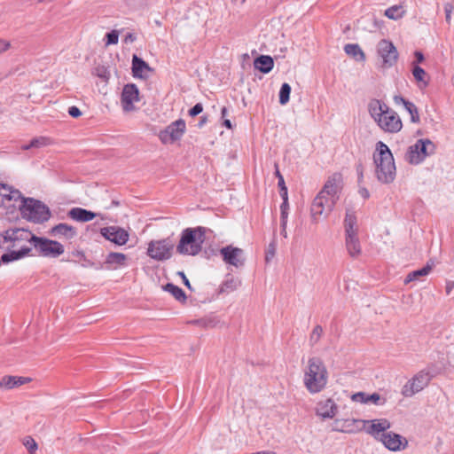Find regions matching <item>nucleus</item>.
<instances>
[{
    "mask_svg": "<svg viewBox=\"0 0 454 454\" xmlns=\"http://www.w3.org/2000/svg\"><path fill=\"white\" fill-rule=\"evenodd\" d=\"M340 182V174L335 173L328 177L311 204L310 211L314 221H318L320 216L328 215L333 209L341 190Z\"/></svg>",
    "mask_w": 454,
    "mask_h": 454,
    "instance_id": "obj_1",
    "label": "nucleus"
},
{
    "mask_svg": "<svg viewBox=\"0 0 454 454\" xmlns=\"http://www.w3.org/2000/svg\"><path fill=\"white\" fill-rule=\"evenodd\" d=\"M36 236L26 229H10L5 231L4 239L12 242V247L20 248L18 251H12L2 255L3 263L19 260L27 255L34 247V239Z\"/></svg>",
    "mask_w": 454,
    "mask_h": 454,
    "instance_id": "obj_2",
    "label": "nucleus"
},
{
    "mask_svg": "<svg viewBox=\"0 0 454 454\" xmlns=\"http://www.w3.org/2000/svg\"><path fill=\"white\" fill-rule=\"evenodd\" d=\"M369 113L378 126L388 133H397L403 127L399 115L379 99H372L368 105Z\"/></svg>",
    "mask_w": 454,
    "mask_h": 454,
    "instance_id": "obj_3",
    "label": "nucleus"
},
{
    "mask_svg": "<svg viewBox=\"0 0 454 454\" xmlns=\"http://www.w3.org/2000/svg\"><path fill=\"white\" fill-rule=\"evenodd\" d=\"M375 164V175L381 184H391L396 175V168L393 154L388 146L382 141L376 144V150L373 153Z\"/></svg>",
    "mask_w": 454,
    "mask_h": 454,
    "instance_id": "obj_4",
    "label": "nucleus"
},
{
    "mask_svg": "<svg viewBox=\"0 0 454 454\" xmlns=\"http://www.w3.org/2000/svg\"><path fill=\"white\" fill-rule=\"evenodd\" d=\"M303 372V384L310 394H317L325 388L328 372L321 358L317 356L309 358Z\"/></svg>",
    "mask_w": 454,
    "mask_h": 454,
    "instance_id": "obj_5",
    "label": "nucleus"
},
{
    "mask_svg": "<svg viewBox=\"0 0 454 454\" xmlns=\"http://www.w3.org/2000/svg\"><path fill=\"white\" fill-rule=\"evenodd\" d=\"M204 240L205 228H187L182 233L176 251L181 254L195 255L201 251Z\"/></svg>",
    "mask_w": 454,
    "mask_h": 454,
    "instance_id": "obj_6",
    "label": "nucleus"
},
{
    "mask_svg": "<svg viewBox=\"0 0 454 454\" xmlns=\"http://www.w3.org/2000/svg\"><path fill=\"white\" fill-rule=\"evenodd\" d=\"M19 208L23 218L35 223H44L51 217L49 207L33 198L23 199Z\"/></svg>",
    "mask_w": 454,
    "mask_h": 454,
    "instance_id": "obj_7",
    "label": "nucleus"
},
{
    "mask_svg": "<svg viewBox=\"0 0 454 454\" xmlns=\"http://www.w3.org/2000/svg\"><path fill=\"white\" fill-rule=\"evenodd\" d=\"M435 146L429 139H419L414 145H411L405 154V160L411 164H419L427 156L434 153Z\"/></svg>",
    "mask_w": 454,
    "mask_h": 454,
    "instance_id": "obj_8",
    "label": "nucleus"
},
{
    "mask_svg": "<svg viewBox=\"0 0 454 454\" xmlns=\"http://www.w3.org/2000/svg\"><path fill=\"white\" fill-rule=\"evenodd\" d=\"M39 255L50 258H57L65 252L64 246L59 241L36 237L34 239V247Z\"/></svg>",
    "mask_w": 454,
    "mask_h": 454,
    "instance_id": "obj_9",
    "label": "nucleus"
},
{
    "mask_svg": "<svg viewBox=\"0 0 454 454\" xmlns=\"http://www.w3.org/2000/svg\"><path fill=\"white\" fill-rule=\"evenodd\" d=\"M186 130V124L183 119H178L171 122L163 130L159 133V138L162 144H173L180 140Z\"/></svg>",
    "mask_w": 454,
    "mask_h": 454,
    "instance_id": "obj_10",
    "label": "nucleus"
},
{
    "mask_svg": "<svg viewBox=\"0 0 454 454\" xmlns=\"http://www.w3.org/2000/svg\"><path fill=\"white\" fill-rule=\"evenodd\" d=\"M174 244L168 239L153 240L147 248L148 255L157 261H164L170 258Z\"/></svg>",
    "mask_w": 454,
    "mask_h": 454,
    "instance_id": "obj_11",
    "label": "nucleus"
},
{
    "mask_svg": "<svg viewBox=\"0 0 454 454\" xmlns=\"http://www.w3.org/2000/svg\"><path fill=\"white\" fill-rule=\"evenodd\" d=\"M379 56L382 59V67L388 68L393 67L398 59V52L395 45L387 41L381 40L379 42L377 46Z\"/></svg>",
    "mask_w": 454,
    "mask_h": 454,
    "instance_id": "obj_12",
    "label": "nucleus"
},
{
    "mask_svg": "<svg viewBox=\"0 0 454 454\" xmlns=\"http://www.w3.org/2000/svg\"><path fill=\"white\" fill-rule=\"evenodd\" d=\"M219 253L223 262L227 264L232 265L235 268H241L245 264V254L241 248L229 245L222 247Z\"/></svg>",
    "mask_w": 454,
    "mask_h": 454,
    "instance_id": "obj_13",
    "label": "nucleus"
},
{
    "mask_svg": "<svg viewBox=\"0 0 454 454\" xmlns=\"http://www.w3.org/2000/svg\"><path fill=\"white\" fill-rule=\"evenodd\" d=\"M428 374L420 372L403 387L402 394L406 397H411L416 393L421 391L428 384Z\"/></svg>",
    "mask_w": 454,
    "mask_h": 454,
    "instance_id": "obj_14",
    "label": "nucleus"
},
{
    "mask_svg": "<svg viewBox=\"0 0 454 454\" xmlns=\"http://www.w3.org/2000/svg\"><path fill=\"white\" fill-rule=\"evenodd\" d=\"M100 234L106 239L118 246H123L129 240L128 231L119 226H108L101 228Z\"/></svg>",
    "mask_w": 454,
    "mask_h": 454,
    "instance_id": "obj_15",
    "label": "nucleus"
},
{
    "mask_svg": "<svg viewBox=\"0 0 454 454\" xmlns=\"http://www.w3.org/2000/svg\"><path fill=\"white\" fill-rule=\"evenodd\" d=\"M366 422L365 429L366 433L371 434L374 439L380 441L382 438V434L387 433V430L391 427V423L386 419L364 420Z\"/></svg>",
    "mask_w": 454,
    "mask_h": 454,
    "instance_id": "obj_16",
    "label": "nucleus"
},
{
    "mask_svg": "<svg viewBox=\"0 0 454 454\" xmlns=\"http://www.w3.org/2000/svg\"><path fill=\"white\" fill-rule=\"evenodd\" d=\"M139 100V91L137 87V85L133 83L126 84L123 87L122 92H121V106L123 108V111L125 112H130L134 110L133 104L135 102H137Z\"/></svg>",
    "mask_w": 454,
    "mask_h": 454,
    "instance_id": "obj_17",
    "label": "nucleus"
},
{
    "mask_svg": "<svg viewBox=\"0 0 454 454\" xmlns=\"http://www.w3.org/2000/svg\"><path fill=\"white\" fill-rule=\"evenodd\" d=\"M380 442H381L387 450L392 451L404 450L408 445L406 438L393 432H387L385 434H382V438H380Z\"/></svg>",
    "mask_w": 454,
    "mask_h": 454,
    "instance_id": "obj_18",
    "label": "nucleus"
},
{
    "mask_svg": "<svg viewBox=\"0 0 454 454\" xmlns=\"http://www.w3.org/2000/svg\"><path fill=\"white\" fill-rule=\"evenodd\" d=\"M338 412V405L332 398L321 399L316 406V414L322 419H333Z\"/></svg>",
    "mask_w": 454,
    "mask_h": 454,
    "instance_id": "obj_19",
    "label": "nucleus"
},
{
    "mask_svg": "<svg viewBox=\"0 0 454 454\" xmlns=\"http://www.w3.org/2000/svg\"><path fill=\"white\" fill-rule=\"evenodd\" d=\"M50 234L53 237H57L59 239L64 238L66 239L70 240L77 236V231L76 228H74V226L61 223L53 226L50 230Z\"/></svg>",
    "mask_w": 454,
    "mask_h": 454,
    "instance_id": "obj_20",
    "label": "nucleus"
},
{
    "mask_svg": "<svg viewBox=\"0 0 454 454\" xmlns=\"http://www.w3.org/2000/svg\"><path fill=\"white\" fill-rule=\"evenodd\" d=\"M67 215L77 222L86 223L93 220L96 217V214L92 211L87 210L82 207H73L71 208Z\"/></svg>",
    "mask_w": 454,
    "mask_h": 454,
    "instance_id": "obj_21",
    "label": "nucleus"
},
{
    "mask_svg": "<svg viewBox=\"0 0 454 454\" xmlns=\"http://www.w3.org/2000/svg\"><path fill=\"white\" fill-rule=\"evenodd\" d=\"M31 381L30 378L19 376H4L0 380V388L12 389Z\"/></svg>",
    "mask_w": 454,
    "mask_h": 454,
    "instance_id": "obj_22",
    "label": "nucleus"
},
{
    "mask_svg": "<svg viewBox=\"0 0 454 454\" xmlns=\"http://www.w3.org/2000/svg\"><path fill=\"white\" fill-rule=\"evenodd\" d=\"M346 248L351 257H356L361 254V245L357 233L345 235Z\"/></svg>",
    "mask_w": 454,
    "mask_h": 454,
    "instance_id": "obj_23",
    "label": "nucleus"
},
{
    "mask_svg": "<svg viewBox=\"0 0 454 454\" xmlns=\"http://www.w3.org/2000/svg\"><path fill=\"white\" fill-rule=\"evenodd\" d=\"M151 71L149 65L137 55L132 57V74L136 78H145V72Z\"/></svg>",
    "mask_w": 454,
    "mask_h": 454,
    "instance_id": "obj_24",
    "label": "nucleus"
},
{
    "mask_svg": "<svg viewBox=\"0 0 454 454\" xmlns=\"http://www.w3.org/2000/svg\"><path fill=\"white\" fill-rule=\"evenodd\" d=\"M254 67L263 74L270 73L274 67V60L269 55H261L254 59Z\"/></svg>",
    "mask_w": 454,
    "mask_h": 454,
    "instance_id": "obj_25",
    "label": "nucleus"
},
{
    "mask_svg": "<svg viewBox=\"0 0 454 454\" xmlns=\"http://www.w3.org/2000/svg\"><path fill=\"white\" fill-rule=\"evenodd\" d=\"M434 265V262L430 260L429 262H427V264L423 268L410 272L407 275V277L404 280V283L408 284L411 281L419 280L420 278H422V277L427 276L431 272Z\"/></svg>",
    "mask_w": 454,
    "mask_h": 454,
    "instance_id": "obj_26",
    "label": "nucleus"
},
{
    "mask_svg": "<svg viewBox=\"0 0 454 454\" xmlns=\"http://www.w3.org/2000/svg\"><path fill=\"white\" fill-rule=\"evenodd\" d=\"M365 425L366 422L363 419H346L338 430L345 433H354L365 427Z\"/></svg>",
    "mask_w": 454,
    "mask_h": 454,
    "instance_id": "obj_27",
    "label": "nucleus"
},
{
    "mask_svg": "<svg viewBox=\"0 0 454 454\" xmlns=\"http://www.w3.org/2000/svg\"><path fill=\"white\" fill-rule=\"evenodd\" d=\"M345 235L357 233L356 216L355 212L348 209L344 219Z\"/></svg>",
    "mask_w": 454,
    "mask_h": 454,
    "instance_id": "obj_28",
    "label": "nucleus"
},
{
    "mask_svg": "<svg viewBox=\"0 0 454 454\" xmlns=\"http://www.w3.org/2000/svg\"><path fill=\"white\" fill-rule=\"evenodd\" d=\"M346 54L352 57L356 61L364 62L365 60V55L362 51L361 47L356 43H348L344 47Z\"/></svg>",
    "mask_w": 454,
    "mask_h": 454,
    "instance_id": "obj_29",
    "label": "nucleus"
},
{
    "mask_svg": "<svg viewBox=\"0 0 454 454\" xmlns=\"http://www.w3.org/2000/svg\"><path fill=\"white\" fill-rule=\"evenodd\" d=\"M6 189H2V200L1 203H4V200H20V204H22V200L25 199L21 192L19 190L13 189L12 187L4 184Z\"/></svg>",
    "mask_w": 454,
    "mask_h": 454,
    "instance_id": "obj_30",
    "label": "nucleus"
},
{
    "mask_svg": "<svg viewBox=\"0 0 454 454\" xmlns=\"http://www.w3.org/2000/svg\"><path fill=\"white\" fill-rule=\"evenodd\" d=\"M241 285V280L233 276H227V278L223 281L220 287V293H231L238 289Z\"/></svg>",
    "mask_w": 454,
    "mask_h": 454,
    "instance_id": "obj_31",
    "label": "nucleus"
},
{
    "mask_svg": "<svg viewBox=\"0 0 454 454\" xmlns=\"http://www.w3.org/2000/svg\"><path fill=\"white\" fill-rule=\"evenodd\" d=\"M163 290L171 294L172 296L178 301L184 302L187 299L184 290L172 283H168L167 285H165L163 286Z\"/></svg>",
    "mask_w": 454,
    "mask_h": 454,
    "instance_id": "obj_32",
    "label": "nucleus"
},
{
    "mask_svg": "<svg viewBox=\"0 0 454 454\" xmlns=\"http://www.w3.org/2000/svg\"><path fill=\"white\" fill-rule=\"evenodd\" d=\"M127 256L122 253H110L106 259V263L110 265L122 266L125 264Z\"/></svg>",
    "mask_w": 454,
    "mask_h": 454,
    "instance_id": "obj_33",
    "label": "nucleus"
},
{
    "mask_svg": "<svg viewBox=\"0 0 454 454\" xmlns=\"http://www.w3.org/2000/svg\"><path fill=\"white\" fill-rule=\"evenodd\" d=\"M404 14V10L401 5H394L385 11V15L390 20L401 19Z\"/></svg>",
    "mask_w": 454,
    "mask_h": 454,
    "instance_id": "obj_34",
    "label": "nucleus"
},
{
    "mask_svg": "<svg viewBox=\"0 0 454 454\" xmlns=\"http://www.w3.org/2000/svg\"><path fill=\"white\" fill-rule=\"evenodd\" d=\"M412 74L417 82L423 83L424 87H426L428 84V82L426 80L427 73L419 66L416 65L413 67Z\"/></svg>",
    "mask_w": 454,
    "mask_h": 454,
    "instance_id": "obj_35",
    "label": "nucleus"
},
{
    "mask_svg": "<svg viewBox=\"0 0 454 454\" xmlns=\"http://www.w3.org/2000/svg\"><path fill=\"white\" fill-rule=\"evenodd\" d=\"M290 93H291V86L288 83L284 82L281 85V88L279 90V103L281 105L284 106L288 103V101L290 99Z\"/></svg>",
    "mask_w": 454,
    "mask_h": 454,
    "instance_id": "obj_36",
    "label": "nucleus"
},
{
    "mask_svg": "<svg viewBox=\"0 0 454 454\" xmlns=\"http://www.w3.org/2000/svg\"><path fill=\"white\" fill-rule=\"evenodd\" d=\"M48 144H49V138L44 137H40L32 139L29 144L23 145L22 148L24 150H28L31 148H39L42 146H45Z\"/></svg>",
    "mask_w": 454,
    "mask_h": 454,
    "instance_id": "obj_37",
    "label": "nucleus"
},
{
    "mask_svg": "<svg viewBox=\"0 0 454 454\" xmlns=\"http://www.w3.org/2000/svg\"><path fill=\"white\" fill-rule=\"evenodd\" d=\"M276 176L278 179V188H279V194L283 200H288V194H287V187L286 186L285 180L279 170L276 169Z\"/></svg>",
    "mask_w": 454,
    "mask_h": 454,
    "instance_id": "obj_38",
    "label": "nucleus"
},
{
    "mask_svg": "<svg viewBox=\"0 0 454 454\" xmlns=\"http://www.w3.org/2000/svg\"><path fill=\"white\" fill-rule=\"evenodd\" d=\"M324 330L321 325H317L312 330L309 336V345L311 347L315 346L323 335Z\"/></svg>",
    "mask_w": 454,
    "mask_h": 454,
    "instance_id": "obj_39",
    "label": "nucleus"
},
{
    "mask_svg": "<svg viewBox=\"0 0 454 454\" xmlns=\"http://www.w3.org/2000/svg\"><path fill=\"white\" fill-rule=\"evenodd\" d=\"M404 108L410 114L411 121L412 122L417 123L419 121L418 108L412 102L410 101L409 103H406Z\"/></svg>",
    "mask_w": 454,
    "mask_h": 454,
    "instance_id": "obj_40",
    "label": "nucleus"
},
{
    "mask_svg": "<svg viewBox=\"0 0 454 454\" xmlns=\"http://www.w3.org/2000/svg\"><path fill=\"white\" fill-rule=\"evenodd\" d=\"M23 444L30 453H34L38 447L36 442L31 436H27L23 441Z\"/></svg>",
    "mask_w": 454,
    "mask_h": 454,
    "instance_id": "obj_41",
    "label": "nucleus"
},
{
    "mask_svg": "<svg viewBox=\"0 0 454 454\" xmlns=\"http://www.w3.org/2000/svg\"><path fill=\"white\" fill-rule=\"evenodd\" d=\"M106 45L117 44L119 40V33L116 30H112L106 35Z\"/></svg>",
    "mask_w": 454,
    "mask_h": 454,
    "instance_id": "obj_42",
    "label": "nucleus"
},
{
    "mask_svg": "<svg viewBox=\"0 0 454 454\" xmlns=\"http://www.w3.org/2000/svg\"><path fill=\"white\" fill-rule=\"evenodd\" d=\"M367 403H372L374 404H383L385 400L381 398V396L378 393H373L372 395H366Z\"/></svg>",
    "mask_w": 454,
    "mask_h": 454,
    "instance_id": "obj_43",
    "label": "nucleus"
},
{
    "mask_svg": "<svg viewBox=\"0 0 454 454\" xmlns=\"http://www.w3.org/2000/svg\"><path fill=\"white\" fill-rule=\"evenodd\" d=\"M288 208H289L288 200H283V202L280 206V220L287 219Z\"/></svg>",
    "mask_w": 454,
    "mask_h": 454,
    "instance_id": "obj_44",
    "label": "nucleus"
},
{
    "mask_svg": "<svg viewBox=\"0 0 454 454\" xmlns=\"http://www.w3.org/2000/svg\"><path fill=\"white\" fill-rule=\"evenodd\" d=\"M276 253V245L274 243H270L268 247L265 260L266 262H270L275 255Z\"/></svg>",
    "mask_w": 454,
    "mask_h": 454,
    "instance_id": "obj_45",
    "label": "nucleus"
},
{
    "mask_svg": "<svg viewBox=\"0 0 454 454\" xmlns=\"http://www.w3.org/2000/svg\"><path fill=\"white\" fill-rule=\"evenodd\" d=\"M352 400L361 403H367L366 394L364 392H358L351 396Z\"/></svg>",
    "mask_w": 454,
    "mask_h": 454,
    "instance_id": "obj_46",
    "label": "nucleus"
},
{
    "mask_svg": "<svg viewBox=\"0 0 454 454\" xmlns=\"http://www.w3.org/2000/svg\"><path fill=\"white\" fill-rule=\"evenodd\" d=\"M202 111H203L202 104L197 103L194 106H192L189 110V114H190V116L194 117V116H197L198 114H200V113H202Z\"/></svg>",
    "mask_w": 454,
    "mask_h": 454,
    "instance_id": "obj_47",
    "label": "nucleus"
},
{
    "mask_svg": "<svg viewBox=\"0 0 454 454\" xmlns=\"http://www.w3.org/2000/svg\"><path fill=\"white\" fill-rule=\"evenodd\" d=\"M454 10L453 4L447 3L444 4V11H445V19L446 21L450 24L451 20V13Z\"/></svg>",
    "mask_w": 454,
    "mask_h": 454,
    "instance_id": "obj_48",
    "label": "nucleus"
},
{
    "mask_svg": "<svg viewBox=\"0 0 454 454\" xmlns=\"http://www.w3.org/2000/svg\"><path fill=\"white\" fill-rule=\"evenodd\" d=\"M96 74L98 77L103 78L105 80H106L108 78V72H107V70L104 67H97L96 68Z\"/></svg>",
    "mask_w": 454,
    "mask_h": 454,
    "instance_id": "obj_49",
    "label": "nucleus"
},
{
    "mask_svg": "<svg viewBox=\"0 0 454 454\" xmlns=\"http://www.w3.org/2000/svg\"><path fill=\"white\" fill-rule=\"evenodd\" d=\"M68 114L70 116H72L74 118H78L82 115V112L80 111V109L74 106L69 107Z\"/></svg>",
    "mask_w": 454,
    "mask_h": 454,
    "instance_id": "obj_50",
    "label": "nucleus"
},
{
    "mask_svg": "<svg viewBox=\"0 0 454 454\" xmlns=\"http://www.w3.org/2000/svg\"><path fill=\"white\" fill-rule=\"evenodd\" d=\"M11 43L8 41L0 39V53H3L9 50Z\"/></svg>",
    "mask_w": 454,
    "mask_h": 454,
    "instance_id": "obj_51",
    "label": "nucleus"
},
{
    "mask_svg": "<svg viewBox=\"0 0 454 454\" xmlns=\"http://www.w3.org/2000/svg\"><path fill=\"white\" fill-rule=\"evenodd\" d=\"M394 102L396 104V105H400L402 104L404 107H405V104L406 103H409L410 101L409 100H406L405 98H403L402 96H399V95H395L394 97Z\"/></svg>",
    "mask_w": 454,
    "mask_h": 454,
    "instance_id": "obj_52",
    "label": "nucleus"
},
{
    "mask_svg": "<svg viewBox=\"0 0 454 454\" xmlns=\"http://www.w3.org/2000/svg\"><path fill=\"white\" fill-rule=\"evenodd\" d=\"M453 289H454V281L448 280L445 285L446 294L449 295L452 292Z\"/></svg>",
    "mask_w": 454,
    "mask_h": 454,
    "instance_id": "obj_53",
    "label": "nucleus"
},
{
    "mask_svg": "<svg viewBox=\"0 0 454 454\" xmlns=\"http://www.w3.org/2000/svg\"><path fill=\"white\" fill-rule=\"evenodd\" d=\"M183 279L184 284L188 287L191 288V284L188 278H186L185 274L183 271H178L177 273Z\"/></svg>",
    "mask_w": 454,
    "mask_h": 454,
    "instance_id": "obj_54",
    "label": "nucleus"
},
{
    "mask_svg": "<svg viewBox=\"0 0 454 454\" xmlns=\"http://www.w3.org/2000/svg\"><path fill=\"white\" fill-rule=\"evenodd\" d=\"M136 40V35L132 33H128L125 36V39L124 41L126 43L129 42V43H133L134 41Z\"/></svg>",
    "mask_w": 454,
    "mask_h": 454,
    "instance_id": "obj_55",
    "label": "nucleus"
},
{
    "mask_svg": "<svg viewBox=\"0 0 454 454\" xmlns=\"http://www.w3.org/2000/svg\"><path fill=\"white\" fill-rule=\"evenodd\" d=\"M359 193L364 199H368L370 196V193L366 188H362L359 190Z\"/></svg>",
    "mask_w": 454,
    "mask_h": 454,
    "instance_id": "obj_56",
    "label": "nucleus"
},
{
    "mask_svg": "<svg viewBox=\"0 0 454 454\" xmlns=\"http://www.w3.org/2000/svg\"><path fill=\"white\" fill-rule=\"evenodd\" d=\"M415 58L418 63H421L424 60V55L420 51H415Z\"/></svg>",
    "mask_w": 454,
    "mask_h": 454,
    "instance_id": "obj_57",
    "label": "nucleus"
},
{
    "mask_svg": "<svg viewBox=\"0 0 454 454\" xmlns=\"http://www.w3.org/2000/svg\"><path fill=\"white\" fill-rule=\"evenodd\" d=\"M207 119L206 116H201L200 122H199V126L202 127V125H204L207 122Z\"/></svg>",
    "mask_w": 454,
    "mask_h": 454,
    "instance_id": "obj_58",
    "label": "nucleus"
},
{
    "mask_svg": "<svg viewBox=\"0 0 454 454\" xmlns=\"http://www.w3.org/2000/svg\"><path fill=\"white\" fill-rule=\"evenodd\" d=\"M223 125H224L226 128H228V129H231V127H232L231 121H230V120H227V119H226V120H224V121H223Z\"/></svg>",
    "mask_w": 454,
    "mask_h": 454,
    "instance_id": "obj_59",
    "label": "nucleus"
},
{
    "mask_svg": "<svg viewBox=\"0 0 454 454\" xmlns=\"http://www.w3.org/2000/svg\"><path fill=\"white\" fill-rule=\"evenodd\" d=\"M287 219L281 220V229H286Z\"/></svg>",
    "mask_w": 454,
    "mask_h": 454,
    "instance_id": "obj_60",
    "label": "nucleus"
},
{
    "mask_svg": "<svg viewBox=\"0 0 454 454\" xmlns=\"http://www.w3.org/2000/svg\"><path fill=\"white\" fill-rule=\"evenodd\" d=\"M357 171L359 172L360 178L363 177V171H362V166L361 165H359L357 167Z\"/></svg>",
    "mask_w": 454,
    "mask_h": 454,
    "instance_id": "obj_61",
    "label": "nucleus"
},
{
    "mask_svg": "<svg viewBox=\"0 0 454 454\" xmlns=\"http://www.w3.org/2000/svg\"><path fill=\"white\" fill-rule=\"evenodd\" d=\"M281 234L286 238L287 237V232H286V229H281Z\"/></svg>",
    "mask_w": 454,
    "mask_h": 454,
    "instance_id": "obj_62",
    "label": "nucleus"
},
{
    "mask_svg": "<svg viewBox=\"0 0 454 454\" xmlns=\"http://www.w3.org/2000/svg\"><path fill=\"white\" fill-rule=\"evenodd\" d=\"M2 189H6V187L4 186V184L0 183V196L1 197H2Z\"/></svg>",
    "mask_w": 454,
    "mask_h": 454,
    "instance_id": "obj_63",
    "label": "nucleus"
},
{
    "mask_svg": "<svg viewBox=\"0 0 454 454\" xmlns=\"http://www.w3.org/2000/svg\"><path fill=\"white\" fill-rule=\"evenodd\" d=\"M226 113H227L226 107H223V109H222V115H223V117L225 116Z\"/></svg>",
    "mask_w": 454,
    "mask_h": 454,
    "instance_id": "obj_64",
    "label": "nucleus"
}]
</instances>
